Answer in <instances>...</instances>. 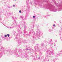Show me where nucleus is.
Listing matches in <instances>:
<instances>
[{"instance_id":"1","label":"nucleus","mask_w":62,"mask_h":62,"mask_svg":"<svg viewBox=\"0 0 62 62\" xmlns=\"http://www.w3.org/2000/svg\"><path fill=\"white\" fill-rule=\"evenodd\" d=\"M7 36L8 37H9V34H7Z\"/></svg>"},{"instance_id":"2","label":"nucleus","mask_w":62,"mask_h":62,"mask_svg":"<svg viewBox=\"0 0 62 62\" xmlns=\"http://www.w3.org/2000/svg\"><path fill=\"white\" fill-rule=\"evenodd\" d=\"M5 37H7V35H5L4 36Z\"/></svg>"},{"instance_id":"3","label":"nucleus","mask_w":62,"mask_h":62,"mask_svg":"<svg viewBox=\"0 0 62 62\" xmlns=\"http://www.w3.org/2000/svg\"><path fill=\"white\" fill-rule=\"evenodd\" d=\"M19 12L20 13H21V11L20 10Z\"/></svg>"},{"instance_id":"4","label":"nucleus","mask_w":62,"mask_h":62,"mask_svg":"<svg viewBox=\"0 0 62 62\" xmlns=\"http://www.w3.org/2000/svg\"><path fill=\"white\" fill-rule=\"evenodd\" d=\"M35 16H33V18H35Z\"/></svg>"},{"instance_id":"5","label":"nucleus","mask_w":62,"mask_h":62,"mask_svg":"<svg viewBox=\"0 0 62 62\" xmlns=\"http://www.w3.org/2000/svg\"><path fill=\"white\" fill-rule=\"evenodd\" d=\"M53 26H55V24H54L53 25Z\"/></svg>"},{"instance_id":"6","label":"nucleus","mask_w":62,"mask_h":62,"mask_svg":"<svg viewBox=\"0 0 62 62\" xmlns=\"http://www.w3.org/2000/svg\"><path fill=\"white\" fill-rule=\"evenodd\" d=\"M13 7H15V5H13Z\"/></svg>"},{"instance_id":"7","label":"nucleus","mask_w":62,"mask_h":62,"mask_svg":"<svg viewBox=\"0 0 62 62\" xmlns=\"http://www.w3.org/2000/svg\"><path fill=\"white\" fill-rule=\"evenodd\" d=\"M39 59H40V57L39 58Z\"/></svg>"},{"instance_id":"8","label":"nucleus","mask_w":62,"mask_h":62,"mask_svg":"<svg viewBox=\"0 0 62 62\" xmlns=\"http://www.w3.org/2000/svg\"><path fill=\"white\" fill-rule=\"evenodd\" d=\"M21 18H23L22 17H21Z\"/></svg>"},{"instance_id":"9","label":"nucleus","mask_w":62,"mask_h":62,"mask_svg":"<svg viewBox=\"0 0 62 62\" xmlns=\"http://www.w3.org/2000/svg\"><path fill=\"white\" fill-rule=\"evenodd\" d=\"M15 1H16V0H15Z\"/></svg>"}]
</instances>
